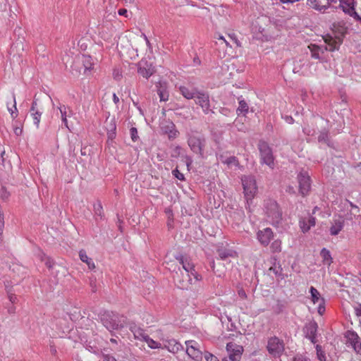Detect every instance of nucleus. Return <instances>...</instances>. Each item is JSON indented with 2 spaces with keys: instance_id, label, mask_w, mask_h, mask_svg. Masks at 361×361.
<instances>
[{
  "instance_id": "nucleus-12",
  "label": "nucleus",
  "mask_w": 361,
  "mask_h": 361,
  "mask_svg": "<svg viewBox=\"0 0 361 361\" xmlns=\"http://www.w3.org/2000/svg\"><path fill=\"white\" fill-rule=\"evenodd\" d=\"M194 99L195 103L202 108L204 114H207L212 111L210 109L209 96L207 92L197 90Z\"/></svg>"
},
{
  "instance_id": "nucleus-19",
  "label": "nucleus",
  "mask_w": 361,
  "mask_h": 361,
  "mask_svg": "<svg viewBox=\"0 0 361 361\" xmlns=\"http://www.w3.org/2000/svg\"><path fill=\"white\" fill-rule=\"evenodd\" d=\"M316 224V219L312 215L307 217H300L299 220V226L303 233L308 232L312 227Z\"/></svg>"
},
{
  "instance_id": "nucleus-23",
  "label": "nucleus",
  "mask_w": 361,
  "mask_h": 361,
  "mask_svg": "<svg viewBox=\"0 0 361 361\" xmlns=\"http://www.w3.org/2000/svg\"><path fill=\"white\" fill-rule=\"evenodd\" d=\"M157 94L160 101L166 102L169 100V94L167 90V84L165 82L159 81L157 85Z\"/></svg>"
},
{
  "instance_id": "nucleus-16",
  "label": "nucleus",
  "mask_w": 361,
  "mask_h": 361,
  "mask_svg": "<svg viewBox=\"0 0 361 361\" xmlns=\"http://www.w3.org/2000/svg\"><path fill=\"white\" fill-rule=\"evenodd\" d=\"M162 348L167 349L170 353H176L183 349V345L173 338H161Z\"/></svg>"
},
{
  "instance_id": "nucleus-47",
  "label": "nucleus",
  "mask_w": 361,
  "mask_h": 361,
  "mask_svg": "<svg viewBox=\"0 0 361 361\" xmlns=\"http://www.w3.org/2000/svg\"><path fill=\"white\" fill-rule=\"evenodd\" d=\"M118 13L119 16H125L126 18H129L130 15L127 9L121 8L118 11Z\"/></svg>"
},
{
  "instance_id": "nucleus-59",
  "label": "nucleus",
  "mask_w": 361,
  "mask_h": 361,
  "mask_svg": "<svg viewBox=\"0 0 361 361\" xmlns=\"http://www.w3.org/2000/svg\"><path fill=\"white\" fill-rule=\"evenodd\" d=\"M126 4H135V0H124Z\"/></svg>"
},
{
  "instance_id": "nucleus-53",
  "label": "nucleus",
  "mask_w": 361,
  "mask_h": 361,
  "mask_svg": "<svg viewBox=\"0 0 361 361\" xmlns=\"http://www.w3.org/2000/svg\"><path fill=\"white\" fill-rule=\"evenodd\" d=\"M355 314L357 316H358V317L361 316V304H358L355 307Z\"/></svg>"
},
{
  "instance_id": "nucleus-25",
  "label": "nucleus",
  "mask_w": 361,
  "mask_h": 361,
  "mask_svg": "<svg viewBox=\"0 0 361 361\" xmlns=\"http://www.w3.org/2000/svg\"><path fill=\"white\" fill-rule=\"evenodd\" d=\"M179 91L180 94L187 99H194L197 90L195 88H189L185 86H180Z\"/></svg>"
},
{
  "instance_id": "nucleus-54",
  "label": "nucleus",
  "mask_w": 361,
  "mask_h": 361,
  "mask_svg": "<svg viewBox=\"0 0 361 361\" xmlns=\"http://www.w3.org/2000/svg\"><path fill=\"white\" fill-rule=\"evenodd\" d=\"M8 299H9L10 302L11 303H13V304L16 303L17 302V300H18L17 297L15 295H13V294H10L8 295Z\"/></svg>"
},
{
  "instance_id": "nucleus-41",
  "label": "nucleus",
  "mask_w": 361,
  "mask_h": 361,
  "mask_svg": "<svg viewBox=\"0 0 361 361\" xmlns=\"http://www.w3.org/2000/svg\"><path fill=\"white\" fill-rule=\"evenodd\" d=\"M318 140L320 142H324L329 145V135L326 131H322L318 137Z\"/></svg>"
},
{
  "instance_id": "nucleus-43",
  "label": "nucleus",
  "mask_w": 361,
  "mask_h": 361,
  "mask_svg": "<svg viewBox=\"0 0 361 361\" xmlns=\"http://www.w3.org/2000/svg\"><path fill=\"white\" fill-rule=\"evenodd\" d=\"M172 174L176 178H178V180H185V177H184V175L180 173L178 169H175L172 171Z\"/></svg>"
},
{
  "instance_id": "nucleus-50",
  "label": "nucleus",
  "mask_w": 361,
  "mask_h": 361,
  "mask_svg": "<svg viewBox=\"0 0 361 361\" xmlns=\"http://www.w3.org/2000/svg\"><path fill=\"white\" fill-rule=\"evenodd\" d=\"M165 212L168 214V218H169L168 226H171V221H173V218H172L173 214H172V212H171V210L170 209H166Z\"/></svg>"
},
{
  "instance_id": "nucleus-34",
  "label": "nucleus",
  "mask_w": 361,
  "mask_h": 361,
  "mask_svg": "<svg viewBox=\"0 0 361 361\" xmlns=\"http://www.w3.org/2000/svg\"><path fill=\"white\" fill-rule=\"evenodd\" d=\"M360 209L357 206H355L354 209H350V213L347 214L346 219L348 220H353L354 218L360 216Z\"/></svg>"
},
{
  "instance_id": "nucleus-29",
  "label": "nucleus",
  "mask_w": 361,
  "mask_h": 361,
  "mask_svg": "<svg viewBox=\"0 0 361 361\" xmlns=\"http://www.w3.org/2000/svg\"><path fill=\"white\" fill-rule=\"evenodd\" d=\"M239 106L236 110L238 115H245L248 112L249 106L247 102L243 99L242 97L238 98Z\"/></svg>"
},
{
  "instance_id": "nucleus-57",
  "label": "nucleus",
  "mask_w": 361,
  "mask_h": 361,
  "mask_svg": "<svg viewBox=\"0 0 361 361\" xmlns=\"http://www.w3.org/2000/svg\"><path fill=\"white\" fill-rule=\"evenodd\" d=\"M113 101L115 104H118L119 102V98L115 93L113 94Z\"/></svg>"
},
{
  "instance_id": "nucleus-48",
  "label": "nucleus",
  "mask_w": 361,
  "mask_h": 361,
  "mask_svg": "<svg viewBox=\"0 0 361 361\" xmlns=\"http://www.w3.org/2000/svg\"><path fill=\"white\" fill-rule=\"evenodd\" d=\"M39 111L37 108V99H34L32 103V106L30 108V113H32V112H35V111Z\"/></svg>"
},
{
  "instance_id": "nucleus-32",
  "label": "nucleus",
  "mask_w": 361,
  "mask_h": 361,
  "mask_svg": "<svg viewBox=\"0 0 361 361\" xmlns=\"http://www.w3.org/2000/svg\"><path fill=\"white\" fill-rule=\"evenodd\" d=\"M42 114V113L40 111L30 113L31 116L33 120L34 125L37 127V128H38L39 126V122H40Z\"/></svg>"
},
{
  "instance_id": "nucleus-4",
  "label": "nucleus",
  "mask_w": 361,
  "mask_h": 361,
  "mask_svg": "<svg viewBox=\"0 0 361 361\" xmlns=\"http://www.w3.org/2000/svg\"><path fill=\"white\" fill-rule=\"evenodd\" d=\"M245 198L247 204L252 201L257 192L256 180L254 176H244L241 178Z\"/></svg>"
},
{
  "instance_id": "nucleus-6",
  "label": "nucleus",
  "mask_w": 361,
  "mask_h": 361,
  "mask_svg": "<svg viewBox=\"0 0 361 361\" xmlns=\"http://www.w3.org/2000/svg\"><path fill=\"white\" fill-rule=\"evenodd\" d=\"M329 5H331L336 8H341L345 14L349 15L351 17L359 19V15L355 11V9L353 8V0H326Z\"/></svg>"
},
{
  "instance_id": "nucleus-55",
  "label": "nucleus",
  "mask_w": 361,
  "mask_h": 361,
  "mask_svg": "<svg viewBox=\"0 0 361 361\" xmlns=\"http://www.w3.org/2000/svg\"><path fill=\"white\" fill-rule=\"evenodd\" d=\"M180 150H181V147L179 146H176L173 150L174 154H173V156H174V157L178 156L180 154Z\"/></svg>"
},
{
  "instance_id": "nucleus-31",
  "label": "nucleus",
  "mask_w": 361,
  "mask_h": 361,
  "mask_svg": "<svg viewBox=\"0 0 361 361\" xmlns=\"http://www.w3.org/2000/svg\"><path fill=\"white\" fill-rule=\"evenodd\" d=\"M145 342L147 343V345L152 349H159L162 348V343L155 341L152 338H151L149 336L145 340Z\"/></svg>"
},
{
  "instance_id": "nucleus-11",
  "label": "nucleus",
  "mask_w": 361,
  "mask_h": 361,
  "mask_svg": "<svg viewBox=\"0 0 361 361\" xmlns=\"http://www.w3.org/2000/svg\"><path fill=\"white\" fill-rule=\"evenodd\" d=\"M116 319L117 316L112 312L103 314L101 318L103 325L110 331L122 327V324Z\"/></svg>"
},
{
  "instance_id": "nucleus-49",
  "label": "nucleus",
  "mask_w": 361,
  "mask_h": 361,
  "mask_svg": "<svg viewBox=\"0 0 361 361\" xmlns=\"http://www.w3.org/2000/svg\"><path fill=\"white\" fill-rule=\"evenodd\" d=\"M99 361H116V359L109 355H104Z\"/></svg>"
},
{
  "instance_id": "nucleus-14",
  "label": "nucleus",
  "mask_w": 361,
  "mask_h": 361,
  "mask_svg": "<svg viewBox=\"0 0 361 361\" xmlns=\"http://www.w3.org/2000/svg\"><path fill=\"white\" fill-rule=\"evenodd\" d=\"M310 293L311 295V300L314 304L318 303L317 312L320 315H322L325 312V300L321 297L319 292L313 286L310 288Z\"/></svg>"
},
{
  "instance_id": "nucleus-39",
  "label": "nucleus",
  "mask_w": 361,
  "mask_h": 361,
  "mask_svg": "<svg viewBox=\"0 0 361 361\" xmlns=\"http://www.w3.org/2000/svg\"><path fill=\"white\" fill-rule=\"evenodd\" d=\"M94 212L96 216L102 217L103 208L100 202H97L94 204Z\"/></svg>"
},
{
  "instance_id": "nucleus-24",
  "label": "nucleus",
  "mask_w": 361,
  "mask_h": 361,
  "mask_svg": "<svg viewBox=\"0 0 361 361\" xmlns=\"http://www.w3.org/2000/svg\"><path fill=\"white\" fill-rule=\"evenodd\" d=\"M307 6L321 13H324L331 5H322L318 0H307Z\"/></svg>"
},
{
  "instance_id": "nucleus-56",
  "label": "nucleus",
  "mask_w": 361,
  "mask_h": 361,
  "mask_svg": "<svg viewBox=\"0 0 361 361\" xmlns=\"http://www.w3.org/2000/svg\"><path fill=\"white\" fill-rule=\"evenodd\" d=\"M14 133L16 135H20L23 133V129L22 128H20V127H16L14 128Z\"/></svg>"
},
{
  "instance_id": "nucleus-61",
  "label": "nucleus",
  "mask_w": 361,
  "mask_h": 361,
  "mask_svg": "<svg viewBox=\"0 0 361 361\" xmlns=\"http://www.w3.org/2000/svg\"><path fill=\"white\" fill-rule=\"evenodd\" d=\"M143 37H144V39L146 42V44L147 45V47H150V43H149V39H147V36L143 34Z\"/></svg>"
},
{
  "instance_id": "nucleus-13",
  "label": "nucleus",
  "mask_w": 361,
  "mask_h": 361,
  "mask_svg": "<svg viewBox=\"0 0 361 361\" xmlns=\"http://www.w3.org/2000/svg\"><path fill=\"white\" fill-rule=\"evenodd\" d=\"M299 183V191L302 196L308 194L311 188V180L310 175L305 171H301L298 176Z\"/></svg>"
},
{
  "instance_id": "nucleus-36",
  "label": "nucleus",
  "mask_w": 361,
  "mask_h": 361,
  "mask_svg": "<svg viewBox=\"0 0 361 361\" xmlns=\"http://www.w3.org/2000/svg\"><path fill=\"white\" fill-rule=\"evenodd\" d=\"M317 351V356L319 361H326V355L324 352L322 350V348L319 345H317L315 346Z\"/></svg>"
},
{
  "instance_id": "nucleus-64",
  "label": "nucleus",
  "mask_w": 361,
  "mask_h": 361,
  "mask_svg": "<svg viewBox=\"0 0 361 361\" xmlns=\"http://www.w3.org/2000/svg\"><path fill=\"white\" fill-rule=\"evenodd\" d=\"M217 39H219V40H221L222 42H224L225 40L224 37L221 35H219Z\"/></svg>"
},
{
  "instance_id": "nucleus-30",
  "label": "nucleus",
  "mask_w": 361,
  "mask_h": 361,
  "mask_svg": "<svg viewBox=\"0 0 361 361\" xmlns=\"http://www.w3.org/2000/svg\"><path fill=\"white\" fill-rule=\"evenodd\" d=\"M79 257L82 262H85L87 264L89 269H93L95 268L94 263L93 262L92 259L88 257L85 250H82L79 252Z\"/></svg>"
},
{
  "instance_id": "nucleus-51",
  "label": "nucleus",
  "mask_w": 361,
  "mask_h": 361,
  "mask_svg": "<svg viewBox=\"0 0 361 361\" xmlns=\"http://www.w3.org/2000/svg\"><path fill=\"white\" fill-rule=\"evenodd\" d=\"M238 295L240 298L245 299L247 298V294L243 289H239L238 291Z\"/></svg>"
},
{
  "instance_id": "nucleus-33",
  "label": "nucleus",
  "mask_w": 361,
  "mask_h": 361,
  "mask_svg": "<svg viewBox=\"0 0 361 361\" xmlns=\"http://www.w3.org/2000/svg\"><path fill=\"white\" fill-rule=\"evenodd\" d=\"M270 248L273 252H280L281 251V241L279 239L274 240Z\"/></svg>"
},
{
  "instance_id": "nucleus-21",
  "label": "nucleus",
  "mask_w": 361,
  "mask_h": 361,
  "mask_svg": "<svg viewBox=\"0 0 361 361\" xmlns=\"http://www.w3.org/2000/svg\"><path fill=\"white\" fill-rule=\"evenodd\" d=\"M57 108H58V109L59 111L60 117H61V119L63 125L66 128L70 130V128L68 126V123L67 118L68 117H71V116H72L73 115V110L71 109V107H69L68 106H66V105H63H63L60 104Z\"/></svg>"
},
{
  "instance_id": "nucleus-44",
  "label": "nucleus",
  "mask_w": 361,
  "mask_h": 361,
  "mask_svg": "<svg viewBox=\"0 0 361 361\" xmlns=\"http://www.w3.org/2000/svg\"><path fill=\"white\" fill-rule=\"evenodd\" d=\"M204 358L206 361H219L216 356L209 352L204 353Z\"/></svg>"
},
{
  "instance_id": "nucleus-5",
  "label": "nucleus",
  "mask_w": 361,
  "mask_h": 361,
  "mask_svg": "<svg viewBox=\"0 0 361 361\" xmlns=\"http://www.w3.org/2000/svg\"><path fill=\"white\" fill-rule=\"evenodd\" d=\"M258 149L259 151L261 163L267 165L271 169H274V158L272 149L269 144L264 140H260L258 143Z\"/></svg>"
},
{
  "instance_id": "nucleus-8",
  "label": "nucleus",
  "mask_w": 361,
  "mask_h": 361,
  "mask_svg": "<svg viewBox=\"0 0 361 361\" xmlns=\"http://www.w3.org/2000/svg\"><path fill=\"white\" fill-rule=\"evenodd\" d=\"M185 345L188 355L195 361H202V352L200 344L195 341L190 340L185 341Z\"/></svg>"
},
{
  "instance_id": "nucleus-52",
  "label": "nucleus",
  "mask_w": 361,
  "mask_h": 361,
  "mask_svg": "<svg viewBox=\"0 0 361 361\" xmlns=\"http://www.w3.org/2000/svg\"><path fill=\"white\" fill-rule=\"evenodd\" d=\"M283 118L286 121V122L289 123V124H292L294 122V119L290 116H285Z\"/></svg>"
},
{
  "instance_id": "nucleus-3",
  "label": "nucleus",
  "mask_w": 361,
  "mask_h": 361,
  "mask_svg": "<svg viewBox=\"0 0 361 361\" xmlns=\"http://www.w3.org/2000/svg\"><path fill=\"white\" fill-rule=\"evenodd\" d=\"M264 207L267 220L273 226H278L282 221V212L277 202L274 200H267L264 201Z\"/></svg>"
},
{
  "instance_id": "nucleus-26",
  "label": "nucleus",
  "mask_w": 361,
  "mask_h": 361,
  "mask_svg": "<svg viewBox=\"0 0 361 361\" xmlns=\"http://www.w3.org/2000/svg\"><path fill=\"white\" fill-rule=\"evenodd\" d=\"M130 331L133 334L135 338L144 341L147 337V334H145L143 329L136 326H132L130 327Z\"/></svg>"
},
{
  "instance_id": "nucleus-2",
  "label": "nucleus",
  "mask_w": 361,
  "mask_h": 361,
  "mask_svg": "<svg viewBox=\"0 0 361 361\" xmlns=\"http://www.w3.org/2000/svg\"><path fill=\"white\" fill-rule=\"evenodd\" d=\"M177 259L182 265L187 278L185 279H180L178 273H176L173 276V279L178 283V288L180 289H188L190 284L202 280V276L195 271L193 264L187 259H184L183 257H178Z\"/></svg>"
},
{
  "instance_id": "nucleus-63",
  "label": "nucleus",
  "mask_w": 361,
  "mask_h": 361,
  "mask_svg": "<svg viewBox=\"0 0 361 361\" xmlns=\"http://www.w3.org/2000/svg\"><path fill=\"white\" fill-rule=\"evenodd\" d=\"M270 271H273L275 273L276 275L278 274V270L276 269V267L275 268H273V267L270 268Z\"/></svg>"
},
{
  "instance_id": "nucleus-42",
  "label": "nucleus",
  "mask_w": 361,
  "mask_h": 361,
  "mask_svg": "<svg viewBox=\"0 0 361 361\" xmlns=\"http://www.w3.org/2000/svg\"><path fill=\"white\" fill-rule=\"evenodd\" d=\"M178 131L175 128L174 125L171 124V129L168 132L169 139L176 138L178 135Z\"/></svg>"
},
{
  "instance_id": "nucleus-9",
  "label": "nucleus",
  "mask_w": 361,
  "mask_h": 361,
  "mask_svg": "<svg viewBox=\"0 0 361 361\" xmlns=\"http://www.w3.org/2000/svg\"><path fill=\"white\" fill-rule=\"evenodd\" d=\"M188 144L190 149L195 154L203 155L205 146V140L203 137L196 135H191L188 139Z\"/></svg>"
},
{
  "instance_id": "nucleus-7",
  "label": "nucleus",
  "mask_w": 361,
  "mask_h": 361,
  "mask_svg": "<svg viewBox=\"0 0 361 361\" xmlns=\"http://www.w3.org/2000/svg\"><path fill=\"white\" fill-rule=\"evenodd\" d=\"M228 357H224L223 361H240L243 352V348L235 343L230 342L226 345Z\"/></svg>"
},
{
  "instance_id": "nucleus-10",
  "label": "nucleus",
  "mask_w": 361,
  "mask_h": 361,
  "mask_svg": "<svg viewBox=\"0 0 361 361\" xmlns=\"http://www.w3.org/2000/svg\"><path fill=\"white\" fill-rule=\"evenodd\" d=\"M267 350L271 355L275 357L280 356L284 350L283 341L276 336L270 338L268 341Z\"/></svg>"
},
{
  "instance_id": "nucleus-27",
  "label": "nucleus",
  "mask_w": 361,
  "mask_h": 361,
  "mask_svg": "<svg viewBox=\"0 0 361 361\" xmlns=\"http://www.w3.org/2000/svg\"><path fill=\"white\" fill-rule=\"evenodd\" d=\"M80 61L84 67V73H85L87 71H90L93 66L92 59L90 56L88 55H82L80 58Z\"/></svg>"
},
{
  "instance_id": "nucleus-40",
  "label": "nucleus",
  "mask_w": 361,
  "mask_h": 361,
  "mask_svg": "<svg viewBox=\"0 0 361 361\" xmlns=\"http://www.w3.org/2000/svg\"><path fill=\"white\" fill-rule=\"evenodd\" d=\"M107 130L109 137L111 139L114 138L116 135V125L113 121H111L109 128H107Z\"/></svg>"
},
{
  "instance_id": "nucleus-20",
  "label": "nucleus",
  "mask_w": 361,
  "mask_h": 361,
  "mask_svg": "<svg viewBox=\"0 0 361 361\" xmlns=\"http://www.w3.org/2000/svg\"><path fill=\"white\" fill-rule=\"evenodd\" d=\"M137 71L143 78L147 79L154 73V68L146 61H141L138 64Z\"/></svg>"
},
{
  "instance_id": "nucleus-45",
  "label": "nucleus",
  "mask_w": 361,
  "mask_h": 361,
  "mask_svg": "<svg viewBox=\"0 0 361 361\" xmlns=\"http://www.w3.org/2000/svg\"><path fill=\"white\" fill-rule=\"evenodd\" d=\"M130 137H131L133 141H134V142L136 141L138 138L137 129L133 127L130 128Z\"/></svg>"
},
{
  "instance_id": "nucleus-28",
  "label": "nucleus",
  "mask_w": 361,
  "mask_h": 361,
  "mask_svg": "<svg viewBox=\"0 0 361 361\" xmlns=\"http://www.w3.org/2000/svg\"><path fill=\"white\" fill-rule=\"evenodd\" d=\"M320 255L322 258L324 264L330 266L333 262V258L331 257V253L326 248H322L320 252Z\"/></svg>"
},
{
  "instance_id": "nucleus-22",
  "label": "nucleus",
  "mask_w": 361,
  "mask_h": 361,
  "mask_svg": "<svg viewBox=\"0 0 361 361\" xmlns=\"http://www.w3.org/2000/svg\"><path fill=\"white\" fill-rule=\"evenodd\" d=\"M344 219L343 217L339 216L334 219L331 221V225L329 228V232L331 235H336L343 228Z\"/></svg>"
},
{
  "instance_id": "nucleus-60",
  "label": "nucleus",
  "mask_w": 361,
  "mask_h": 361,
  "mask_svg": "<svg viewBox=\"0 0 361 361\" xmlns=\"http://www.w3.org/2000/svg\"><path fill=\"white\" fill-rule=\"evenodd\" d=\"M303 132H304V133H305V134H307L308 135H312L311 131L310 130H308L307 128H303Z\"/></svg>"
},
{
  "instance_id": "nucleus-17",
  "label": "nucleus",
  "mask_w": 361,
  "mask_h": 361,
  "mask_svg": "<svg viewBox=\"0 0 361 361\" xmlns=\"http://www.w3.org/2000/svg\"><path fill=\"white\" fill-rule=\"evenodd\" d=\"M345 337L347 338V344L351 346L354 350L360 353L361 351V342L357 334L354 331H348Z\"/></svg>"
},
{
  "instance_id": "nucleus-58",
  "label": "nucleus",
  "mask_w": 361,
  "mask_h": 361,
  "mask_svg": "<svg viewBox=\"0 0 361 361\" xmlns=\"http://www.w3.org/2000/svg\"><path fill=\"white\" fill-rule=\"evenodd\" d=\"M192 159L189 157H186V164L188 167L192 164Z\"/></svg>"
},
{
  "instance_id": "nucleus-1",
  "label": "nucleus",
  "mask_w": 361,
  "mask_h": 361,
  "mask_svg": "<svg viewBox=\"0 0 361 361\" xmlns=\"http://www.w3.org/2000/svg\"><path fill=\"white\" fill-rule=\"evenodd\" d=\"M323 38L324 44H311L308 46L312 58L321 61H325L328 58V51L337 50L343 42L341 37H334L331 35H327Z\"/></svg>"
},
{
  "instance_id": "nucleus-38",
  "label": "nucleus",
  "mask_w": 361,
  "mask_h": 361,
  "mask_svg": "<svg viewBox=\"0 0 361 361\" xmlns=\"http://www.w3.org/2000/svg\"><path fill=\"white\" fill-rule=\"evenodd\" d=\"M224 163L227 164L228 166H237L238 165V161L235 157H229L226 158L225 161H224Z\"/></svg>"
},
{
  "instance_id": "nucleus-46",
  "label": "nucleus",
  "mask_w": 361,
  "mask_h": 361,
  "mask_svg": "<svg viewBox=\"0 0 361 361\" xmlns=\"http://www.w3.org/2000/svg\"><path fill=\"white\" fill-rule=\"evenodd\" d=\"M293 361H310V359L302 355H297L294 357Z\"/></svg>"
},
{
  "instance_id": "nucleus-35",
  "label": "nucleus",
  "mask_w": 361,
  "mask_h": 361,
  "mask_svg": "<svg viewBox=\"0 0 361 361\" xmlns=\"http://www.w3.org/2000/svg\"><path fill=\"white\" fill-rule=\"evenodd\" d=\"M218 254L221 259H226V258L233 256V251L230 250H219Z\"/></svg>"
},
{
  "instance_id": "nucleus-15",
  "label": "nucleus",
  "mask_w": 361,
  "mask_h": 361,
  "mask_svg": "<svg viewBox=\"0 0 361 361\" xmlns=\"http://www.w3.org/2000/svg\"><path fill=\"white\" fill-rule=\"evenodd\" d=\"M273 237L274 233L270 228H266L262 230H259L257 233V238L258 241L264 247H267L269 244Z\"/></svg>"
},
{
  "instance_id": "nucleus-18",
  "label": "nucleus",
  "mask_w": 361,
  "mask_h": 361,
  "mask_svg": "<svg viewBox=\"0 0 361 361\" xmlns=\"http://www.w3.org/2000/svg\"><path fill=\"white\" fill-rule=\"evenodd\" d=\"M317 329L318 325L316 322H309L305 325L304 328V333L305 334V337L308 338L312 343H317Z\"/></svg>"
},
{
  "instance_id": "nucleus-37",
  "label": "nucleus",
  "mask_w": 361,
  "mask_h": 361,
  "mask_svg": "<svg viewBox=\"0 0 361 361\" xmlns=\"http://www.w3.org/2000/svg\"><path fill=\"white\" fill-rule=\"evenodd\" d=\"M13 104L12 107L8 106V111L10 112L11 116L13 118H16L18 116V109L16 107V102L15 96L13 95Z\"/></svg>"
},
{
  "instance_id": "nucleus-62",
  "label": "nucleus",
  "mask_w": 361,
  "mask_h": 361,
  "mask_svg": "<svg viewBox=\"0 0 361 361\" xmlns=\"http://www.w3.org/2000/svg\"><path fill=\"white\" fill-rule=\"evenodd\" d=\"M14 312H15V308L13 307L8 308V312L10 314H13V313H14Z\"/></svg>"
}]
</instances>
